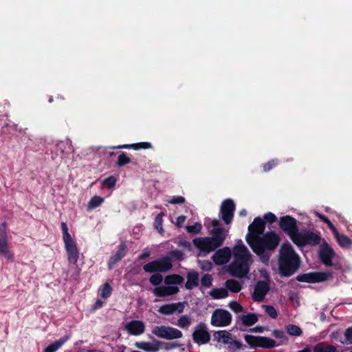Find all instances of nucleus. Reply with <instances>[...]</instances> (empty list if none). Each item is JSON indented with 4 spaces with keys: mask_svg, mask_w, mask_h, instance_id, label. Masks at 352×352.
<instances>
[{
    "mask_svg": "<svg viewBox=\"0 0 352 352\" xmlns=\"http://www.w3.org/2000/svg\"><path fill=\"white\" fill-rule=\"evenodd\" d=\"M104 199L103 197L98 195H94L91 198V199L88 202L87 210H91L96 208L104 202Z\"/></svg>",
    "mask_w": 352,
    "mask_h": 352,
    "instance_id": "34",
    "label": "nucleus"
},
{
    "mask_svg": "<svg viewBox=\"0 0 352 352\" xmlns=\"http://www.w3.org/2000/svg\"><path fill=\"white\" fill-rule=\"evenodd\" d=\"M339 245L343 248H350L352 246V240L344 234H341L339 232L334 235Z\"/></svg>",
    "mask_w": 352,
    "mask_h": 352,
    "instance_id": "28",
    "label": "nucleus"
},
{
    "mask_svg": "<svg viewBox=\"0 0 352 352\" xmlns=\"http://www.w3.org/2000/svg\"><path fill=\"white\" fill-rule=\"evenodd\" d=\"M186 229L188 233L192 234H197L201 232V230L202 229V226L200 223L196 222L195 224H193L192 226H187L186 227Z\"/></svg>",
    "mask_w": 352,
    "mask_h": 352,
    "instance_id": "42",
    "label": "nucleus"
},
{
    "mask_svg": "<svg viewBox=\"0 0 352 352\" xmlns=\"http://www.w3.org/2000/svg\"><path fill=\"white\" fill-rule=\"evenodd\" d=\"M241 320L244 326L250 327L258 322V318L256 314L250 313L246 315H242Z\"/></svg>",
    "mask_w": 352,
    "mask_h": 352,
    "instance_id": "29",
    "label": "nucleus"
},
{
    "mask_svg": "<svg viewBox=\"0 0 352 352\" xmlns=\"http://www.w3.org/2000/svg\"><path fill=\"white\" fill-rule=\"evenodd\" d=\"M149 278V282L151 285L154 286H159L163 281L164 278L162 275L160 273H153Z\"/></svg>",
    "mask_w": 352,
    "mask_h": 352,
    "instance_id": "37",
    "label": "nucleus"
},
{
    "mask_svg": "<svg viewBox=\"0 0 352 352\" xmlns=\"http://www.w3.org/2000/svg\"><path fill=\"white\" fill-rule=\"evenodd\" d=\"M191 324V318L189 316L183 315L182 316L177 322V325L181 328H185L188 327Z\"/></svg>",
    "mask_w": 352,
    "mask_h": 352,
    "instance_id": "43",
    "label": "nucleus"
},
{
    "mask_svg": "<svg viewBox=\"0 0 352 352\" xmlns=\"http://www.w3.org/2000/svg\"><path fill=\"white\" fill-rule=\"evenodd\" d=\"M179 291V289L177 286H169V285H162L155 287L153 289V294L159 298H163L166 296H169L172 295L177 294Z\"/></svg>",
    "mask_w": 352,
    "mask_h": 352,
    "instance_id": "21",
    "label": "nucleus"
},
{
    "mask_svg": "<svg viewBox=\"0 0 352 352\" xmlns=\"http://www.w3.org/2000/svg\"><path fill=\"white\" fill-rule=\"evenodd\" d=\"M233 261L229 265L228 273L233 277L243 278L250 272L253 263L252 255L240 240L233 248Z\"/></svg>",
    "mask_w": 352,
    "mask_h": 352,
    "instance_id": "1",
    "label": "nucleus"
},
{
    "mask_svg": "<svg viewBox=\"0 0 352 352\" xmlns=\"http://www.w3.org/2000/svg\"><path fill=\"white\" fill-rule=\"evenodd\" d=\"M231 336V334L225 330L218 331L214 333V338L215 340H217L218 342H221L222 343L228 345L232 340Z\"/></svg>",
    "mask_w": 352,
    "mask_h": 352,
    "instance_id": "25",
    "label": "nucleus"
},
{
    "mask_svg": "<svg viewBox=\"0 0 352 352\" xmlns=\"http://www.w3.org/2000/svg\"><path fill=\"white\" fill-rule=\"evenodd\" d=\"M235 204L230 199H225L221 205L220 214L222 220L226 224H230L233 219L235 211Z\"/></svg>",
    "mask_w": 352,
    "mask_h": 352,
    "instance_id": "14",
    "label": "nucleus"
},
{
    "mask_svg": "<svg viewBox=\"0 0 352 352\" xmlns=\"http://www.w3.org/2000/svg\"><path fill=\"white\" fill-rule=\"evenodd\" d=\"M320 241L321 237L318 234L305 230L304 232H299L294 243L300 247L307 245L316 246L320 244Z\"/></svg>",
    "mask_w": 352,
    "mask_h": 352,
    "instance_id": "10",
    "label": "nucleus"
},
{
    "mask_svg": "<svg viewBox=\"0 0 352 352\" xmlns=\"http://www.w3.org/2000/svg\"><path fill=\"white\" fill-rule=\"evenodd\" d=\"M60 226L63 232V239L67 254L68 261L71 264L76 265L79 258V252L76 243L74 241L72 236L69 233L67 223L65 222H61Z\"/></svg>",
    "mask_w": 352,
    "mask_h": 352,
    "instance_id": "5",
    "label": "nucleus"
},
{
    "mask_svg": "<svg viewBox=\"0 0 352 352\" xmlns=\"http://www.w3.org/2000/svg\"><path fill=\"white\" fill-rule=\"evenodd\" d=\"M265 228V222L260 217L254 218L253 222L248 226V233L245 236L247 243H250L262 235Z\"/></svg>",
    "mask_w": 352,
    "mask_h": 352,
    "instance_id": "11",
    "label": "nucleus"
},
{
    "mask_svg": "<svg viewBox=\"0 0 352 352\" xmlns=\"http://www.w3.org/2000/svg\"><path fill=\"white\" fill-rule=\"evenodd\" d=\"M80 269L77 265H76V267H74V272L72 274V277L74 278V279H75V280L77 279V278L78 277V276L80 274Z\"/></svg>",
    "mask_w": 352,
    "mask_h": 352,
    "instance_id": "59",
    "label": "nucleus"
},
{
    "mask_svg": "<svg viewBox=\"0 0 352 352\" xmlns=\"http://www.w3.org/2000/svg\"><path fill=\"white\" fill-rule=\"evenodd\" d=\"M6 223L0 228V254L4 256L8 260H12L14 256L10 251L8 243V234L6 231Z\"/></svg>",
    "mask_w": 352,
    "mask_h": 352,
    "instance_id": "16",
    "label": "nucleus"
},
{
    "mask_svg": "<svg viewBox=\"0 0 352 352\" xmlns=\"http://www.w3.org/2000/svg\"><path fill=\"white\" fill-rule=\"evenodd\" d=\"M125 329L129 334L139 336L144 332L145 325L141 320H133L126 324Z\"/></svg>",
    "mask_w": 352,
    "mask_h": 352,
    "instance_id": "22",
    "label": "nucleus"
},
{
    "mask_svg": "<svg viewBox=\"0 0 352 352\" xmlns=\"http://www.w3.org/2000/svg\"><path fill=\"white\" fill-rule=\"evenodd\" d=\"M149 256H150V253L148 252H146L141 254L139 256L138 258L140 260H144V259L146 258L147 257H148Z\"/></svg>",
    "mask_w": 352,
    "mask_h": 352,
    "instance_id": "62",
    "label": "nucleus"
},
{
    "mask_svg": "<svg viewBox=\"0 0 352 352\" xmlns=\"http://www.w3.org/2000/svg\"><path fill=\"white\" fill-rule=\"evenodd\" d=\"M180 244L186 248H190V243L186 241H182Z\"/></svg>",
    "mask_w": 352,
    "mask_h": 352,
    "instance_id": "63",
    "label": "nucleus"
},
{
    "mask_svg": "<svg viewBox=\"0 0 352 352\" xmlns=\"http://www.w3.org/2000/svg\"><path fill=\"white\" fill-rule=\"evenodd\" d=\"M192 336L194 342L199 345L206 344L210 340V335L204 322H199L195 327Z\"/></svg>",
    "mask_w": 352,
    "mask_h": 352,
    "instance_id": "13",
    "label": "nucleus"
},
{
    "mask_svg": "<svg viewBox=\"0 0 352 352\" xmlns=\"http://www.w3.org/2000/svg\"><path fill=\"white\" fill-rule=\"evenodd\" d=\"M230 308L235 312V313H241L243 311V306L236 301H232L230 304Z\"/></svg>",
    "mask_w": 352,
    "mask_h": 352,
    "instance_id": "51",
    "label": "nucleus"
},
{
    "mask_svg": "<svg viewBox=\"0 0 352 352\" xmlns=\"http://www.w3.org/2000/svg\"><path fill=\"white\" fill-rule=\"evenodd\" d=\"M184 303L178 302L163 305L158 309V312L163 315H171L175 312L182 313L185 307Z\"/></svg>",
    "mask_w": 352,
    "mask_h": 352,
    "instance_id": "19",
    "label": "nucleus"
},
{
    "mask_svg": "<svg viewBox=\"0 0 352 352\" xmlns=\"http://www.w3.org/2000/svg\"><path fill=\"white\" fill-rule=\"evenodd\" d=\"M244 339L248 344L253 349H256L257 347L272 349L278 346L274 340L267 337L256 336L247 334L244 336Z\"/></svg>",
    "mask_w": 352,
    "mask_h": 352,
    "instance_id": "8",
    "label": "nucleus"
},
{
    "mask_svg": "<svg viewBox=\"0 0 352 352\" xmlns=\"http://www.w3.org/2000/svg\"><path fill=\"white\" fill-rule=\"evenodd\" d=\"M128 252V248L124 241L120 243L118 246V250L115 254L112 255L108 261V268L111 270L116 265V263L123 258Z\"/></svg>",
    "mask_w": 352,
    "mask_h": 352,
    "instance_id": "20",
    "label": "nucleus"
},
{
    "mask_svg": "<svg viewBox=\"0 0 352 352\" xmlns=\"http://www.w3.org/2000/svg\"><path fill=\"white\" fill-rule=\"evenodd\" d=\"M231 257V250L228 247L217 250L212 256L213 262L217 265L227 263Z\"/></svg>",
    "mask_w": 352,
    "mask_h": 352,
    "instance_id": "18",
    "label": "nucleus"
},
{
    "mask_svg": "<svg viewBox=\"0 0 352 352\" xmlns=\"http://www.w3.org/2000/svg\"><path fill=\"white\" fill-rule=\"evenodd\" d=\"M164 215V212H160L157 214V216L155 218L154 221V226L155 228L158 230L160 233H162L164 232L163 228H162V218Z\"/></svg>",
    "mask_w": 352,
    "mask_h": 352,
    "instance_id": "39",
    "label": "nucleus"
},
{
    "mask_svg": "<svg viewBox=\"0 0 352 352\" xmlns=\"http://www.w3.org/2000/svg\"><path fill=\"white\" fill-rule=\"evenodd\" d=\"M327 225L328 228L332 231L333 235L336 234L338 232L337 228L335 227V226L332 223L331 221H330V223H328V224Z\"/></svg>",
    "mask_w": 352,
    "mask_h": 352,
    "instance_id": "60",
    "label": "nucleus"
},
{
    "mask_svg": "<svg viewBox=\"0 0 352 352\" xmlns=\"http://www.w3.org/2000/svg\"><path fill=\"white\" fill-rule=\"evenodd\" d=\"M186 199L182 196H173L168 202L171 204H184Z\"/></svg>",
    "mask_w": 352,
    "mask_h": 352,
    "instance_id": "50",
    "label": "nucleus"
},
{
    "mask_svg": "<svg viewBox=\"0 0 352 352\" xmlns=\"http://www.w3.org/2000/svg\"><path fill=\"white\" fill-rule=\"evenodd\" d=\"M226 288L232 292L238 293L241 290V285L234 279H228L225 283Z\"/></svg>",
    "mask_w": 352,
    "mask_h": 352,
    "instance_id": "32",
    "label": "nucleus"
},
{
    "mask_svg": "<svg viewBox=\"0 0 352 352\" xmlns=\"http://www.w3.org/2000/svg\"><path fill=\"white\" fill-rule=\"evenodd\" d=\"M297 352H311V348L309 346H306L303 349L300 350V351H298Z\"/></svg>",
    "mask_w": 352,
    "mask_h": 352,
    "instance_id": "64",
    "label": "nucleus"
},
{
    "mask_svg": "<svg viewBox=\"0 0 352 352\" xmlns=\"http://www.w3.org/2000/svg\"><path fill=\"white\" fill-rule=\"evenodd\" d=\"M213 278L211 274H205L201 278V286L206 288H209L212 285Z\"/></svg>",
    "mask_w": 352,
    "mask_h": 352,
    "instance_id": "38",
    "label": "nucleus"
},
{
    "mask_svg": "<svg viewBox=\"0 0 352 352\" xmlns=\"http://www.w3.org/2000/svg\"><path fill=\"white\" fill-rule=\"evenodd\" d=\"M112 148H132V144H122L118 146H113Z\"/></svg>",
    "mask_w": 352,
    "mask_h": 352,
    "instance_id": "61",
    "label": "nucleus"
},
{
    "mask_svg": "<svg viewBox=\"0 0 352 352\" xmlns=\"http://www.w3.org/2000/svg\"><path fill=\"white\" fill-rule=\"evenodd\" d=\"M68 336H64L59 340H56L53 343L49 344L44 350V352H56L62 345H63L68 340Z\"/></svg>",
    "mask_w": 352,
    "mask_h": 352,
    "instance_id": "24",
    "label": "nucleus"
},
{
    "mask_svg": "<svg viewBox=\"0 0 352 352\" xmlns=\"http://www.w3.org/2000/svg\"><path fill=\"white\" fill-rule=\"evenodd\" d=\"M102 305H103V302L100 299H97L96 300V302H94V304L93 305L92 309L94 310H96V309L101 308L102 307Z\"/></svg>",
    "mask_w": 352,
    "mask_h": 352,
    "instance_id": "57",
    "label": "nucleus"
},
{
    "mask_svg": "<svg viewBox=\"0 0 352 352\" xmlns=\"http://www.w3.org/2000/svg\"><path fill=\"white\" fill-rule=\"evenodd\" d=\"M131 162V159L127 157L125 153H122L120 155H119L118 160L116 162V164L118 167H122L129 163Z\"/></svg>",
    "mask_w": 352,
    "mask_h": 352,
    "instance_id": "40",
    "label": "nucleus"
},
{
    "mask_svg": "<svg viewBox=\"0 0 352 352\" xmlns=\"http://www.w3.org/2000/svg\"><path fill=\"white\" fill-rule=\"evenodd\" d=\"M346 343H352V327H349L344 332Z\"/></svg>",
    "mask_w": 352,
    "mask_h": 352,
    "instance_id": "53",
    "label": "nucleus"
},
{
    "mask_svg": "<svg viewBox=\"0 0 352 352\" xmlns=\"http://www.w3.org/2000/svg\"><path fill=\"white\" fill-rule=\"evenodd\" d=\"M213 228L210 230L211 236L198 237L193 239L194 245L201 252L210 253L221 247L227 236L228 231L220 227V221L214 219L211 221Z\"/></svg>",
    "mask_w": 352,
    "mask_h": 352,
    "instance_id": "3",
    "label": "nucleus"
},
{
    "mask_svg": "<svg viewBox=\"0 0 352 352\" xmlns=\"http://www.w3.org/2000/svg\"><path fill=\"white\" fill-rule=\"evenodd\" d=\"M186 219V217L184 215H180L176 218L175 225L178 228H182Z\"/></svg>",
    "mask_w": 352,
    "mask_h": 352,
    "instance_id": "54",
    "label": "nucleus"
},
{
    "mask_svg": "<svg viewBox=\"0 0 352 352\" xmlns=\"http://www.w3.org/2000/svg\"><path fill=\"white\" fill-rule=\"evenodd\" d=\"M173 267L172 259L169 256H164L143 265V270L149 274L167 272Z\"/></svg>",
    "mask_w": 352,
    "mask_h": 352,
    "instance_id": "6",
    "label": "nucleus"
},
{
    "mask_svg": "<svg viewBox=\"0 0 352 352\" xmlns=\"http://www.w3.org/2000/svg\"><path fill=\"white\" fill-rule=\"evenodd\" d=\"M276 220H277L276 216L271 212H268L265 213L263 216V221L265 223L268 222L270 223H273L276 222Z\"/></svg>",
    "mask_w": 352,
    "mask_h": 352,
    "instance_id": "49",
    "label": "nucleus"
},
{
    "mask_svg": "<svg viewBox=\"0 0 352 352\" xmlns=\"http://www.w3.org/2000/svg\"><path fill=\"white\" fill-rule=\"evenodd\" d=\"M280 237L274 231L267 232L248 244L252 251L260 257L261 261L267 264L272 256V253L278 246Z\"/></svg>",
    "mask_w": 352,
    "mask_h": 352,
    "instance_id": "2",
    "label": "nucleus"
},
{
    "mask_svg": "<svg viewBox=\"0 0 352 352\" xmlns=\"http://www.w3.org/2000/svg\"><path fill=\"white\" fill-rule=\"evenodd\" d=\"M135 346L146 352H155L159 349L160 342L156 341L154 344L147 342H136Z\"/></svg>",
    "mask_w": 352,
    "mask_h": 352,
    "instance_id": "27",
    "label": "nucleus"
},
{
    "mask_svg": "<svg viewBox=\"0 0 352 352\" xmlns=\"http://www.w3.org/2000/svg\"><path fill=\"white\" fill-rule=\"evenodd\" d=\"M318 256L320 261L325 266H333V258L335 256V252L327 242H323V243L320 246Z\"/></svg>",
    "mask_w": 352,
    "mask_h": 352,
    "instance_id": "15",
    "label": "nucleus"
},
{
    "mask_svg": "<svg viewBox=\"0 0 352 352\" xmlns=\"http://www.w3.org/2000/svg\"><path fill=\"white\" fill-rule=\"evenodd\" d=\"M263 307L265 308L267 314L272 318L276 319L278 317V314L274 307L272 305H263Z\"/></svg>",
    "mask_w": 352,
    "mask_h": 352,
    "instance_id": "47",
    "label": "nucleus"
},
{
    "mask_svg": "<svg viewBox=\"0 0 352 352\" xmlns=\"http://www.w3.org/2000/svg\"><path fill=\"white\" fill-rule=\"evenodd\" d=\"M300 260L289 243H284L279 251L278 268L282 277L293 275L299 268Z\"/></svg>",
    "mask_w": 352,
    "mask_h": 352,
    "instance_id": "4",
    "label": "nucleus"
},
{
    "mask_svg": "<svg viewBox=\"0 0 352 352\" xmlns=\"http://www.w3.org/2000/svg\"><path fill=\"white\" fill-rule=\"evenodd\" d=\"M184 280L181 275L173 274L166 276L164 278V283L165 285L172 286V285H181Z\"/></svg>",
    "mask_w": 352,
    "mask_h": 352,
    "instance_id": "26",
    "label": "nucleus"
},
{
    "mask_svg": "<svg viewBox=\"0 0 352 352\" xmlns=\"http://www.w3.org/2000/svg\"><path fill=\"white\" fill-rule=\"evenodd\" d=\"M209 295L213 299H222L228 296V292L223 287L214 288L209 292Z\"/></svg>",
    "mask_w": 352,
    "mask_h": 352,
    "instance_id": "31",
    "label": "nucleus"
},
{
    "mask_svg": "<svg viewBox=\"0 0 352 352\" xmlns=\"http://www.w3.org/2000/svg\"><path fill=\"white\" fill-rule=\"evenodd\" d=\"M187 281L185 287L188 290H191L199 285V274L195 270H190L186 274Z\"/></svg>",
    "mask_w": 352,
    "mask_h": 352,
    "instance_id": "23",
    "label": "nucleus"
},
{
    "mask_svg": "<svg viewBox=\"0 0 352 352\" xmlns=\"http://www.w3.org/2000/svg\"><path fill=\"white\" fill-rule=\"evenodd\" d=\"M232 322V315L225 309H219L214 311L211 317V324L214 327H226Z\"/></svg>",
    "mask_w": 352,
    "mask_h": 352,
    "instance_id": "12",
    "label": "nucleus"
},
{
    "mask_svg": "<svg viewBox=\"0 0 352 352\" xmlns=\"http://www.w3.org/2000/svg\"><path fill=\"white\" fill-rule=\"evenodd\" d=\"M336 347L331 344H327L324 342H318L314 347V352H336Z\"/></svg>",
    "mask_w": 352,
    "mask_h": 352,
    "instance_id": "30",
    "label": "nucleus"
},
{
    "mask_svg": "<svg viewBox=\"0 0 352 352\" xmlns=\"http://www.w3.org/2000/svg\"><path fill=\"white\" fill-rule=\"evenodd\" d=\"M169 256L171 258V259L175 258L177 261H181L184 260V253L182 251L179 250H171L169 252Z\"/></svg>",
    "mask_w": 352,
    "mask_h": 352,
    "instance_id": "48",
    "label": "nucleus"
},
{
    "mask_svg": "<svg viewBox=\"0 0 352 352\" xmlns=\"http://www.w3.org/2000/svg\"><path fill=\"white\" fill-rule=\"evenodd\" d=\"M279 227L294 243L300 232L297 220L290 215L283 216L279 219Z\"/></svg>",
    "mask_w": 352,
    "mask_h": 352,
    "instance_id": "7",
    "label": "nucleus"
},
{
    "mask_svg": "<svg viewBox=\"0 0 352 352\" xmlns=\"http://www.w3.org/2000/svg\"><path fill=\"white\" fill-rule=\"evenodd\" d=\"M278 160L275 158L272 159L267 162L262 164V168L263 172H269L273 168H274L278 164Z\"/></svg>",
    "mask_w": 352,
    "mask_h": 352,
    "instance_id": "36",
    "label": "nucleus"
},
{
    "mask_svg": "<svg viewBox=\"0 0 352 352\" xmlns=\"http://www.w3.org/2000/svg\"><path fill=\"white\" fill-rule=\"evenodd\" d=\"M116 178L112 175L104 179L102 182V184L111 189L116 186Z\"/></svg>",
    "mask_w": 352,
    "mask_h": 352,
    "instance_id": "46",
    "label": "nucleus"
},
{
    "mask_svg": "<svg viewBox=\"0 0 352 352\" xmlns=\"http://www.w3.org/2000/svg\"><path fill=\"white\" fill-rule=\"evenodd\" d=\"M112 293V287H111L109 283H105L103 284L100 296L102 298L106 299L109 298Z\"/></svg>",
    "mask_w": 352,
    "mask_h": 352,
    "instance_id": "41",
    "label": "nucleus"
},
{
    "mask_svg": "<svg viewBox=\"0 0 352 352\" xmlns=\"http://www.w3.org/2000/svg\"><path fill=\"white\" fill-rule=\"evenodd\" d=\"M265 327L262 326H256L254 328L250 329V332H255V333H263L265 330Z\"/></svg>",
    "mask_w": 352,
    "mask_h": 352,
    "instance_id": "58",
    "label": "nucleus"
},
{
    "mask_svg": "<svg viewBox=\"0 0 352 352\" xmlns=\"http://www.w3.org/2000/svg\"><path fill=\"white\" fill-rule=\"evenodd\" d=\"M233 346H234L237 349H240L243 346V345L241 341L234 340L232 339V340L228 346V348L232 349Z\"/></svg>",
    "mask_w": 352,
    "mask_h": 352,
    "instance_id": "55",
    "label": "nucleus"
},
{
    "mask_svg": "<svg viewBox=\"0 0 352 352\" xmlns=\"http://www.w3.org/2000/svg\"><path fill=\"white\" fill-rule=\"evenodd\" d=\"M169 327L166 326H160V327H155L153 330L152 333L155 335L156 336L168 340V331Z\"/></svg>",
    "mask_w": 352,
    "mask_h": 352,
    "instance_id": "33",
    "label": "nucleus"
},
{
    "mask_svg": "<svg viewBox=\"0 0 352 352\" xmlns=\"http://www.w3.org/2000/svg\"><path fill=\"white\" fill-rule=\"evenodd\" d=\"M201 268L206 272L210 271L212 268V263L208 260H204L201 263Z\"/></svg>",
    "mask_w": 352,
    "mask_h": 352,
    "instance_id": "52",
    "label": "nucleus"
},
{
    "mask_svg": "<svg viewBox=\"0 0 352 352\" xmlns=\"http://www.w3.org/2000/svg\"><path fill=\"white\" fill-rule=\"evenodd\" d=\"M151 148L152 144L150 142H147L132 144V148L134 150L148 149Z\"/></svg>",
    "mask_w": 352,
    "mask_h": 352,
    "instance_id": "45",
    "label": "nucleus"
},
{
    "mask_svg": "<svg viewBox=\"0 0 352 352\" xmlns=\"http://www.w3.org/2000/svg\"><path fill=\"white\" fill-rule=\"evenodd\" d=\"M270 289V285L268 283L263 280H258L254 289L252 298L256 302H262L266 294Z\"/></svg>",
    "mask_w": 352,
    "mask_h": 352,
    "instance_id": "17",
    "label": "nucleus"
},
{
    "mask_svg": "<svg viewBox=\"0 0 352 352\" xmlns=\"http://www.w3.org/2000/svg\"><path fill=\"white\" fill-rule=\"evenodd\" d=\"M286 331L288 334L294 336H300L302 334V331L298 326L296 324H287L285 326Z\"/></svg>",
    "mask_w": 352,
    "mask_h": 352,
    "instance_id": "35",
    "label": "nucleus"
},
{
    "mask_svg": "<svg viewBox=\"0 0 352 352\" xmlns=\"http://www.w3.org/2000/svg\"><path fill=\"white\" fill-rule=\"evenodd\" d=\"M331 276L332 274L329 272H311L298 274L296 279L302 283H317L324 282Z\"/></svg>",
    "mask_w": 352,
    "mask_h": 352,
    "instance_id": "9",
    "label": "nucleus"
},
{
    "mask_svg": "<svg viewBox=\"0 0 352 352\" xmlns=\"http://www.w3.org/2000/svg\"><path fill=\"white\" fill-rule=\"evenodd\" d=\"M168 334V340L180 338L183 335L181 331L171 327H169Z\"/></svg>",
    "mask_w": 352,
    "mask_h": 352,
    "instance_id": "44",
    "label": "nucleus"
},
{
    "mask_svg": "<svg viewBox=\"0 0 352 352\" xmlns=\"http://www.w3.org/2000/svg\"><path fill=\"white\" fill-rule=\"evenodd\" d=\"M272 335L276 338L283 339L285 338V333L282 330L275 329L272 331Z\"/></svg>",
    "mask_w": 352,
    "mask_h": 352,
    "instance_id": "56",
    "label": "nucleus"
}]
</instances>
